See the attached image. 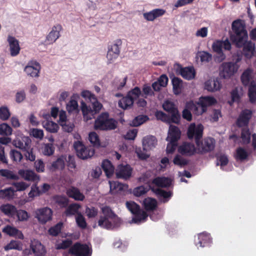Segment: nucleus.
<instances>
[{"label": "nucleus", "instance_id": "nucleus-1", "mask_svg": "<svg viewBox=\"0 0 256 256\" xmlns=\"http://www.w3.org/2000/svg\"><path fill=\"white\" fill-rule=\"evenodd\" d=\"M233 34L230 36L232 42L238 48H242L243 54L247 58L254 55L255 45L248 40V34L245 25L241 20H234L232 24Z\"/></svg>", "mask_w": 256, "mask_h": 256}, {"label": "nucleus", "instance_id": "nucleus-2", "mask_svg": "<svg viewBox=\"0 0 256 256\" xmlns=\"http://www.w3.org/2000/svg\"><path fill=\"white\" fill-rule=\"evenodd\" d=\"M203 130L204 126L202 124L196 126L194 123L190 124L187 132L189 139L194 138L198 150L202 154L212 151L215 147V140L214 138L208 137L200 141Z\"/></svg>", "mask_w": 256, "mask_h": 256}, {"label": "nucleus", "instance_id": "nucleus-3", "mask_svg": "<svg viewBox=\"0 0 256 256\" xmlns=\"http://www.w3.org/2000/svg\"><path fill=\"white\" fill-rule=\"evenodd\" d=\"M81 95L87 102H90L88 105L83 101L80 103L84 118L87 122L95 118L96 115L102 109V105L98 102L95 95L88 90L82 91Z\"/></svg>", "mask_w": 256, "mask_h": 256}, {"label": "nucleus", "instance_id": "nucleus-4", "mask_svg": "<svg viewBox=\"0 0 256 256\" xmlns=\"http://www.w3.org/2000/svg\"><path fill=\"white\" fill-rule=\"evenodd\" d=\"M242 54L238 52L232 56V61L223 62L221 65L222 70L220 74L224 78H230L236 74L240 65L238 63L242 60Z\"/></svg>", "mask_w": 256, "mask_h": 256}, {"label": "nucleus", "instance_id": "nucleus-5", "mask_svg": "<svg viewBox=\"0 0 256 256\" xmlns=\"http://www.w3.org/2000/svg\"><path fill=\"white\" fill-rule=\"evenodd\" d=\"M13 145L24 152V156L26 160L34 162L36 156L33 153V148L32 147L31 139L26 136H18L12 142Z\"/></svg>", "mask_w": 256, "mask_h": 256}, {"label": "nucleus", "instance_id": "nucleus-6", "mask_svg": "<svg viewBox=\"0 0 256 256\" xmlns=\"http://www.w3.org/2000/svg\"><path fill=\"white\" fill-rule=\"evenodd\" d=\"M117 122L113 118H110L109 114L104 112L100 114L95 120L94 128L96 130H110L116 129Z\"/></svg>", "mask_w": 256, "mask_h": 256}, {"label": "nucleus", "instance_id": "nucleus-7", "mask_svg": "<svg viewBox=\"0 0 256 256\" xmlns=\"http://www.w3.org/2000/svg\"><path fill=\"white\" fill-rule=\"evenodd\" d=\"M222 48L226 50H231V44L228 38L224 40H217L214 42L212 44V50L216 53L214 60L216 62H221L226 58L225 54L223 52Z\"/></svg>", "mask_w": 256, "mask_h": 256}, {"label": "nucleus", "instance_id": "nucleus-8", "mask_svg": "<svg viewBox=\"0 0 256 256\" xmlns=\"http://www.w3.org/2000/svg\"><path fill=\"white\" fill-rule=\"evenodd\" d=\"M127 208L134 214L132 220L134 223H139L144 220L148 216L147 213L142 210L140 206L133 201L126 202Z\"/></svg>", "mask_w": 256, "mask_h": 256}, {"label": "nucleus", "instance_id": "nucleus-9", "mask_svg": "<svg viewBox=\"0 0 256 256\" xmlns=\"http://www.w3.org/2000/svg\"><path fill=\"white\" fill-rule=\"evenodd\" d=\"M104 216H100L98 220V225L102 228L106 229H111L112 227V223L108 220V218H114L116 216L112 211L111 208L107 206H104L102 208Z\"/></svg>", "mask_w": 256, "mask_h": 256}, {"label": "nucleus", "instance_id": "nucleus-10", "mask_svg": "<svg viewBox=\"0 0 256 256\" xmlns=\"http://www.w3.org/2000/svg\"><path fill=\"white\" fill-rule=\"evenodd\" d=\"M162 108L170 115L172 123L180 124L181 118L180 114L178 108L173 102L169 100L165 101L162 104Z\"/></svg>", "mask_w": 256, "mask_h": 256}, {"label": "nucleus", "instance_id": "nucleus-11", "mask_svg": "<svg viewBox=\"0 0 256 256\" xmlns=\"http://www.w3.org/2000/svg\"><path fill=\"white\" fill-rule=\"evenodd\" d=\"M74 147L76 151L77 156L82 160L90 158L94 154V150L93 148L86 147L80 141L74 142Z\"/></svg>", "mask_w": 256, "mask_h": 256}, {"label": "nucleus", "instance_id": "nucleus-12", "mask_svg": "<svg viewBox=\"0 0 256 256\" xmlns=\"http://www.w3.org/2000/svg\"><path fill=\"white\" fill-rule=\"evenodd\" d=\"M68 254L74 256H91L92 250L86 244L77 242L68 249Z\"/></svg>", "mask_w": 256, "mask_h": 256}, {"label": "nucleus", "instance_id": "nucleus-13", "mask_svg": "<svg viewBox=\"0 0 256 256\" xmlns=\"http://www.w3.org/2000/svg\"><path fill=\"white\" fill-rule=\"evenodd\" d=\"M122 44V40L118 39L115 41L114 44L108 48L106 55L108 64L112 63L114 60L118 57L120 54V46Z\"/></svg>", "mask_w": 256, "mask_h": 256}, {"label": "nucleus", "instance_id": "nucleus-14", "mask_svg": "<svg viewBox=\"0 0 256 256\" xmlns=\"http://www.w3.org/2000/svg\"><path fill=\"white\" fill-rule=\"evenodd\" d=\"M52 214V210L50 208L46 207L38 209L36 211L35 217L40 223L44 224L51 220Z\"/></svg>", "mask_w": 256, "mask_h": 256}, {"label": "nucleus", "instance_id": "nucleus-15", "mask_svg": "<svg viewBox=\"0 0 256 256\" xmlns=\"http://www.w3.org/2000/svg\"><path fill=\"white\" fill-rule=\"evenodd\" d=\"M252 116L250 110L245 109L240 112L236 122V126L239 127H248L250 119Z\"/></svg>", "mask_w": 256, "mask_h": 256}, {"label": "nucleus", "instance_id": "nucleus-16", "mask_svg": "<svg viewBox=\"0 0 256 256\" xmlns=\"http://www.w3.org/2000/svg\"><path fill=\"white\" fill-rule=\"evenodd\" d=\"M62 29V26L60 24L53 26L52 30L46 36L45 40L46 44H50L54 42L60 38V32Z\"/></svg>", "mask_w": 256, "mask_h": 256}, {"label": "nucleus", "instance_id": "nucleus-17", "mask_svg": "<svg viewBox=\"0 0 256 256\" xmlns=\"http://www.w3.org/2000/svg\"><path fill=\"white\" fill-rule=\"evenodd\" d=\"M178 152L183 156H192L196 153V148L194 144L184 142L178 148Z\"/></svg>", "mask_w": 256, "mask_h": 256}, {"label": "nucleus", "instance_id": "nucleus-18", "mask_svg": "<svg viewBox=\"0 0 256 256\" xmlns=\"http://www.w3.org/2000/svg\"><path fill=\"white\" fill-rule=\"evenodd\" d=\"M40 69V64L36 62H30L24 68V72L32 77H38Z\"/></svg>", "mask_w": 256, "mask_h": 256}, {"label": "nucleus", "instance_id": "nucleus-19", "mask_svg": "<svg viewBox=\"0 0 256 256\" xmlns=\"http://www.w3.org/2000/svg\"><path fill=\"white\" fill-rule=\"evenodd\" d=\"M132 168L128 164H120L116 170V175L118 178H128L132 174Z\"/></svg>", "mask_w": 256, "mask_h": 256}, {"label": "nucleus", "instance_id": "nucleus-20", "mask_svg": "<svg viewBox=\"0 0 256 256\" xmlns=\"http://www.w3.org/2000/svg\"><path fill=\"white\" fill-rule=\"evenodd\" d=\"M186 108L197 116L201 115L206 111V105L202 104L200 102L196 104L192 102H188L186 104Z\"/></svg>", "mask_w": 256, "mask_h": 256}, {"label": "nucleus", "instance_id": "nucleus-21", "mask_svg": "<svg viewBox=\"0 0 256 256\" xmlns=\"http://www.w3.org/2000/svg\"><path fill=\"white\" fill-rule=\"evenodd\" d=\"M180 130L178 126L170 125L166 140L167 141H172V142H178L180 138Z\"/></svg>", "mask_w": 256, "mask_h": 256}, {"label": "nucleus", "instance_id": "nucleus-22", "mask_svg": "<svg viewBox=\"0 0 256 256\" xmlns=\"http://www.w3.org/2000/svg\"><path fill=\"white\" fill-rule=\"evenodd\" d=\"M8 41L10 45V54L12 56H17L20 50L18 41L14 36H9Z\"/></svg>", "mask_w": 256, "mask_h": 256}, {"label": "nucleus", "instance_id": "nucleus-23", "mask_svg": "<svg viewBox=\"0 0 256 256\" xmlns=\"http://www.w3.org/2000/svg\"><path fill=\"white\" fill-rule=\"evenodd\" d=\"M222 87L221 82L218 78L214 80H209L204 84L205 89L209 92H215L219 90Z\"/></svg>", "mask_w": 256, "mask_h": 256}, {"label": "nucleus", "instance_id": "nucleus-24", "mask_svg": "<svg viewBox=\"0 0 256 256\" xmlns=\"http://www.w3.org/2000/svg\"><path fill=\"white\" fill-rule=\"evenodd\" d=\"M2 232L10 236L15 237L20 240H23L24 238V236L20 230L10 225L6 226L3 228Z\"/></svg>", "mask_w": 256, "mask_h": 256}, {"label": "nucleus", "instance_id": "nucleus-25", "mask_svg": "<svg viewBox=\"0 0 256 256\" xmlns=\"http://www.w3.org/2000/svg\"><path fill=\"white\" fill-rule=\"evenodd\" d=\"M198 242L196 243V246L200 247L208 246L212 242V238L210 234L202 232L198 236Z\"/></svg>", "mask_w": 256, "mask_h": 256}, {"label": "nucleus", "instance_id": "nucleus-26", "mask_svg": "<svg viewBox=\"0 0 256 256\" xmlns=\"http://www.w3.org/2000/svg\"><path fill=\"white\" fill-rule=\"evenodd\" d=\"M66 194L68 197L76 200L82 201L85 198L84 196L80 192V190L74 186L68 188L66 190Z\"/></svg>", "mask_w": 256, "mask_h": 256}, {"label": "nucleus", "instance_id": "nucleus-27", "mask_svg": "<svg viewBox=\"0 0 256 256\" xmlns=\"http://www.w3.org/2000/svg\"><path fill=\"white\" fill-rule=\"evenodd\" d=\"M157 144V140L154 136H147L142 140L144 150H149L154 148Z\"/></svg>", "mask_w": 256, "mask_h": 256}, {"label": "nucleus", "instance_id": "nucleus-28", "mask_svg": "<svg viewBox=\"0 0 256 256\" xmlns=\"http://www.w3.org/2000/svg\"><path fill=\"white\" fill-rule=\"evenodd\" d=\"M166 11L162 9L156 8L144 14V17L148 21H153L154 19L162 16Z\"/></svg>", "mask_w": 256, "mask_h": 256}, {"label": "nucleus", "instance_id": "nucleus-29", "mask_svg": "<svg viewBox=\"0 0 256 256\" xmlns=\"http://www.w3.org/2000/svg\"><path fill=\"white\" fill-rule=\"evenodd\" d=\"M32 252L36 256H44L46 254V250L44 245L40 242H36L30 246Z\"/></svg>", "mask_w": 256, "mask_h": 256}, {"label": "nucleus", "instance_id": "nucleus-30", "mask_svg": "<svg viewBox=\"0 0 256 256\" xmlns=\"http://www.w3.org/2000/svg\"><path fill=\"white\" fill-rule=\"evenodd\" d=\"M19 174L28 181L38 182L39 176L33 171L30 170H20Z\"/></svg>", "mask_w": 256, "mask_h": 256}, {"label": "nucleus", "instance_id": "nucleus-31", "mask_svg": "<svg viewBox=\"0 0 256 256\" xmlns=\"http://www.w3.org/2000/svg\"><path fill=\"white\" fill-rule=\"evenodd\" d=\"M152 182L158 187L168 188L171 185L172 180L168 178L157 177L152 180Z\"/></svg>", "mask_w": 256, "mask_h": 256}, {"label": "nucleus", "instance_id": "nucleus-32", "mask_svg": "<svg viewBox=\"0 0 256 256\" xmlns=\"http://www.w3.org/2000/svg\"><path fill=\"white\" fill-rule=\"evenodd\" d=\"M0 210L6 215L11 218H14L16 213V206L10 204L2 206Z\"/></svg>", "mask_w": 256, "mask_h": 256}, {"label": "nucleus", "instance_id": "nucleus-33", "mask_svg": "<svg viewBox=\"0 0 256 256\" xmlns=\"http://www.w3.org/2000/svg\"><path fill=\"white\" fill-rule=\"evenodd\" d=\"M134 101L133 98L127 94L119 100L118 106L124 110L128 109L132 106Z\"/></svg>", "mask_w": 256, "mask_h": 256}, {"label": "nucleus", "instance_id": "nucleus-34", "mask_svg": "<svg viewBox=\"0 0 256 256\" xmlns=\"http://www.w3.org/2000/svg\"><path fill=\"white\" fill-rule=\"evenodd\" d=\"M180 74L185 79L190 80L194 78L195 72L192 67L182 68Z\"/></svg>", "mask_w": 256, "mask_h": 256}, {"label": "nucleus", "instance_id": "nucleus-35", "mask_svg": "<svg viewBox=\"0 0 256 256\" xmlns=\"http://www.w3.org/2000/svg\"><path fill=\"white\" fill-rule=\"evenodd\" d=\"M102 167L107 176L110 177L113 174L114 168L109 160H104Z\"/></svg>", "mask_w": 256, "mask_h": 256}, {"label": "nucleus", "instance_id": "nucleus-36", "mask_svg": "<svg viewBox=\"0 0 256 256\" xmlns=\"http://www.w3.org/2000/svg\"><path fill=\"white\" fill-rule=\"evenodd\" d=\"M42 125L48 132L52 133L56 132L59 129L58 125L52 121L48 120L44 121Z\"/></svg>", "mask_w": 256, "mask_h": 256}, {"label": "nucleus", "instance_id": "nucleus-37", "mask_svg": "<svg viewBox=\"0 0 256 256\" xmlns=\"http://www.w3.org/2000/svg\"><path fill=\"white\" fill-rule=\"evenodd\" d=\"M80 204H72L68 206L66 208L64 214L67 216H70L78 214L80 213L78 212V210L80 208Z\"/></svg>", "mask_w": 256, "mask_h": 256}, {"label": "nucleus", "instance_id": "nucleus-38", "mask_svg": "<svg viewBox=\"0 0 256 256\" xmlns=\"http://www.w3.org/2000/svg\"><path fill=\"white\" fill-rule=\"evenodd\" d=\"M174 92L176 94H178L181 92L182 86V81L178 78L174 77L172 80Z\"/></svg>", "mask_w": 256, "mask_h": 256}, {"label": "nucleus", "instance_id": "nucleus-39", "mask_svg": "<svg viewBox=\"0 0 256 256\" xmlns=\"http://www.w3.org/2000/svg\"><path fill=\"white\" fill-rule=\"evenodd\" d=\"M143 204L144 208L147 211L154 210L157 206V202L154 198H148L144 200Z\"/></svg>", "mask_w": 256, "mask_h": 256}, {"label": "nucleus", "instance_id": "nucleus-40", "mask_svg": "<svg viewBox=\"0 0 256 256\" xmlns=\"http://www.w3.org/2000/svg\"><path fill=\"white\" fill-rule=\"evenodd\" d=\"M66 160V158L62 156L57 160L54 162L52 164V168L54 170H62L64 169L65 166V161Z\"/></svg>", "mask_w": 256, "mask_h": 256}, {"label": "nucleus", "instance_id": "nucleus-41", "mask_svg": "<svg viewBox=\"0 0 256 256\" xmlns=\"http://www.w3.org/2000/svg\"><path fill=\"white\" fill-rule=\"evenodd\" d=\"M149 120V118L146 115H139L135 117L130 122L132 126H138L143 124Z\"/></svg>", "mask_w": 256, "mask_h": 256}, {"label": "nucleus", "instance_id": "nucleus-42", "mask_svg": "<svg viewBox=\"0 0 256 256\" xmlns=\"http://www.w3.org/2000/svg\"><path fill=\"white\" fill-rule=\"evenodd\" d=\"M15 190L12 188L0 190V198L10 200L14 198Z\"/></svg>", "mask_w": 256, "mask_h": 256}, {"label": "nucleus", "instance_id": "nucleus-43", "mask_svg": "<svg viewBox=\"0 0 256 256\" xmlns=\"http://www.w3.org/2000/svg\"><path fill=\"white\" fill-rule=\"evenodd\" d=\"M4 249L6 251L10 250H16L20 251L22 250V244L20 242L12 240L4 246Z\"/></svg>", "mask_w": 256, "mask_h": 256}, {"label": "nucleus", "instance_id": "nucleus-44", "mask_svg": "<svg viewBox=\"0 0 256 256\" xmlns=\"http://www.w3.org/2000/svg\"><path fill=\"white\" fill-rule=\"evenodd\" d=\"M54 202L62 208H66L68 203V198L63 196H54Z\"/></svg>", "mask_w": 256, "mask_h": 256}, {"label": "nucleus", "instance_id": "nucleus-45", "mask_svg": "<svg viewBox=\"0 0 256 256\" xmlns=\"http://www.w3.org/2000/svg\"><path fill=\"white\" fill-rule=\"evenodd\" d=\"M248 96L250 101L252 103H254L256 101V84L252 82L249 86L248 90Z\"/></svg>", "mask_w": 256, "mask_h": 256}, {"label": "nucleus", "instance_id": "nucleus-46", "mask_svg": "<svg viewBox=\"0 0 256 256\" xmlns=\"http://www.w3.org/2000/svg\"><path fill=\"white\" fill-rule=\"evenodd\" d=\"M250 132L248 127L244 128L242 130L241 138L244 144H248L250 141Z\"/></svg>", "mask_w": 256, "mask_h": 256}, {"label": "nucleus", "instance_id": "nucleus-47", "mask_svg": "<svg viewBox=\"0 0 256 256\" xmlns=\"http://www.w3.org/2000/svg\"><path fill=\"white\" fill-rule=\"evenodd\" d=\"M88 140L94 146L99 147L100 146L99 136L96 132H91L89 134Z\"/></svg>", "mask_w": 256, "mask_h": 256}, {"label": "nucleus", "instance_id": "nucleus-48", "mask_svg": "<svg viewBox=\"0 0 256 256\" xmlns=\"http://www.w3.org/2000/svg\"><path fill=\"white\" fill-rule=\"evenodd\" d=\"M62 227V223L58 222L49 228L48 234L52 236H56L60 232Z\"/></svg>", "mask_w": 256, "mask_h": 256}, {"label": "nucleus", "instance_id": "nucleus-49", "mask_svg": "<svg viewBox=\"0 0 256 256\" xmlns=\"http://www.w3.org/2000/svg\"><path fill=\"white\" fill-rule=\"evenodd\" d=\"M155 116L158 120H160L168 124L172 122H171L170 116L166 114L162 111H156L155 114Z\"/></svg>", "mask_w": 256, "mask_h": 256}, {"label": "nucleus", "instance_id": "nucleus-50", "mask_svg": "<svg viewBox=\"0 0 256 256\" xmlns=\"http://www.w3.org/2000/svg\"><path fill=\"white\" fill-rule=\"evenodd\" d=\"M198 56L200 58L201 62H208L212 60V55L205 51L200 52L198 54Z\"/></svg>", "mask_w": 256, "mask_h": 256}, {"label": "nucleus", "instance_id": "nucleus-51", "mask_svg": "<svg viewBox=\"0 0 256 256\" xmlns=\"http://www.w3.org/2000/svg\"><path fill=\"white\" fill-rule=\"evenodd\" d=\"M66 109L69 113L72 112H78V104L76 100H71L66 104Z\"/></svg>", "mask_w": 256, "mask_h": 256}, {"label": "nucleus", "instance_id": "nucleus-52", "mask_svg": "<svg viewBox=\"0 0 256 256\" xmlns=\"http://www.w3.org/2000/svg\"><path fill=\"white\" fill-rule=\"evenodd\" d=\"M12 128L6 123L0 124V134L2 136H8L12 134Z\"/></svg>", "mask_w": 256, "mask_h": 256}, {"label": "nucleus", "instance_id": "nucleus-53", "mask_svg": "<svg viewBox=\"0 0 256 256\" xmlns=\"http://www.w3.org/2000/svg\"><path fill=\"white\" fill-rule=\"evenodd\" d=\"M248 157V154L242 148L240 147L236 149V158L240 160H246Z\"/></svg>", "mask_w": 256, "mask_h": 256}, {"label": "nucleus", "instance_id": "nucleus-54", "mask_svg": "<svg viewBox=\"0 0 256 256\" xmlns=\"http://www.w3.org/2000/svg\"><path fill=\"white\" fill-rule=\"evenodd\" d=\"M72 242L70 239H66L62 241V242L56 245V250H66L72 246Z\"/></svg>", "mask_w": 256, "mask_h": 256}, {"label": "nucleus", "instance_id": "nucleus-55", "mask_svg": "<svg viewBox=\"0 0 256 256\" xmlns=\"http://www.w3.org/2000/svg\"><path fill=\"white\" fill-rule=\"evenodd\" d=\"M76 221L79 228L84 229L86 227V219L81 213L78 214L76 217Z\"/></svg>", "mask_w": 256, "mask_h": 256}, {"label": "nucleus", "instance_id": "nucleus-56", "mask_svg": "<svg viewBox=\"0 0 256 256\" xmlns=\"http://www.w3.org/2000/svg\"><path fill=\"white\" fill-rule=\"evenodd\" d=\"M0 176L6 178L8 180H16L18 176L12 172L8 170H0Z\"/></svg>", "mask_w": 256, "mask_h": 256}, {"label": "nucleus", "instance_id": "nucleus-57", "mask_svg": "<svg viewBox=\"0 0 256 256\" xmlns=\"http://www.w3.org/2000/svg\"><path fill=\"white\" fill-rule=\"evenodd\" d=\"M54 148L52 144H45L43 149L42 153L44 155L50 156L54 154Z\"/></svg>", "mask_w": 256, "mask_h": 256}, {"label": "nucleus", "instance_id": "nucleus-58", "mask_svg": "<svg viewBox=\"0 0 256 256\" xmlns=\"http://www.w3.org/2000/svg\"><path fill=\"white\" fill-rule=\"evenodd\" d=\"M154 192L158 197L163 198L164 199L168 198L172 196L171 192H167L158 188L156 189Z\"/></svg>", "mask_w": 256, "mask_h": 256}, {"label": "nucleus", "instance_id": "nucleus-59", "mask_svg": "<svg viewBox=\"0 0 256 256\" xmlns=\"http://www.w3.org/2000/svg\"><path fill=\"white\" fill-rule=\"evenodd\" d=\"M10 158L16 162H20L23 158L22 153L16 150H10Z\"/></svg>", "mask_w": 256, "mask_h": 256}, {"label": "nucleus", "instance_id": "nucleus-60", "mask_svg": "<svg viewBox=\"0 0 256 256\" xmlns=\"http://www.w3.org/2000/svg\"><path fill=\"white\" fill-rule=\"evenodd\" d=\"M173 162L175 165L182 167L188 164V162L186 159L182 158L180 155L176 154L174 160Z\"/></svg>", "mask_w": 256, "mask_h": 256}, {"label": "nucleus", "instance_id": "nucleus-61", "mask_svg": "<svg viewBox=\"0 0 256 256\" xmlns=\"http://www.w3.org/2000/svg\"><path fill=\"white\" fill-rule=\"evenodd\" d=\"M16 216H17L18 220L20 221L26 220L29 217L28 213L26 210H16Z\"/></svg>", "mask_w": 256, "mask_h": 256}, {"label": "nucleus", "instance_id": "nucleus-62", "mask_svg": "<svg viewBox=\"0 0 256 256\" xmlns=\"http://www.w3.org/2000/svg\"><path fill=\"white\" fill-rule=\"evenodd\" d=\"M10 116V112L7 107L2 106L0 108V119L6 120Z\"/></svg>", "mask_w": 256, "mask_h": 256}, {"label": "nucleus", "instance_id": "nucleus-63", "mask_svg": "<svg viewBox=\"0 0 256 256\" xmlns=\"http://www.w3.org/2000/svg\"><path fill=\"white\" fill-rule=\"evenodd\" d=\"M30 134L33 137L42 140L44 138V132L42 130L38 128H32L30 130Z\"/></svg>", "mask_w": 256, "mask_h": 256}, {"label": "nucleus", "instance_id": "nucleus-64", "mask_svg": "<svg viewBox=\"0 0 256 256\" xmlns=\"http://www.w3.org/2000/svg\"><path fill=\"white\" fill-rule=\"evenodd\" d=\"M141 94V90L138 87L136 86L134 88L132 89L131 90H130L128 93V95L130 96V97H132L133 98L134 100H136L139 96Z\"/></svg>", "mask_w": 256, "mask_h": 256}]
</instances>
